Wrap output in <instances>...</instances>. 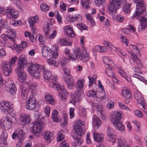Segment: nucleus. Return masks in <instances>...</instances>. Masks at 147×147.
Returning a JSON list of instances; mask_svg holds the SVG:
<instances>
[{
    "mask_svg": "<svg viewBox=\"0 0 147 147\" xmlns=\"http://www.w3.org/2000/svg\"><path fill=\"white\" fill-rule=\"evenodd\" d=\"M15 72L17 74L19 80L20 82H22L26 78V74L23 69H16Z\"/></svg>",
    "mask_w": 147,
    "mask_h": 147,
    "instance_id": "18",
    "label": "nucleus"
},
{
    "mask_svg": "<svg viewBox=\"0 0 147 147\" xmlns=\"http://www.w3.org/2000/svg\"><path fill=\"white\" fill-rule=\"evenodd\" d=\"M108 67H109L106 71V72L108 76L112 78L113 76H115L114 72L112 71V68L111 66Z\"/></svg>",
    "mask_w": 147,
    "mask_h": 147,
    "instance_id": "36",
    "label": "nucleus"
},
{
    "mask_svg": "<svg viewBox=\"0 0 147 147\" xmlns=\"http://www.w3.org/2000/svg\"><path fill=\"white\" fill-rule=\"evenodd\" d=\"M90 1L89 0H81V5L83 7L88 9L89 7L88 4H89Z\"/></svg>",
    "mask_w": 147,
    "mask_h": 147,
    "instance_id": "40",
    "label": "nucleus"
},
{
    "mask_svg": "<svg viewBox=\"0 0 147 147\" xmlns=\"http://www.w3.org/2000/svg\"><path fill=\"white\" fill-rule=\"evenodd\" d=\"M121 94L122 96L126 98L129 99L131 97V93L127 90H123L121 92Z\"/></svg>",
    "mask_w": 147,
    "mask_h": 147,
    "instance_id": "32",
    "label": "nucleus"
},
{
    "mask_svg": "<svg viewBox=\"0 0 147 147\" xmlns=\"http://www.w3.org/2000/svg\"><path fill=\"white\" fill-rule=\"evenodd\" d=\"M68 59L69 60H72L73 61L78 59L85 62L88 61L89 57L87 54L83 53L82 51L78 47L74 49L73 54L70 55Z\"/></svg>",
    "mask_w": 147,
    "mask_h": 147,
    "instance_id": "4",
    "label": "nucleus"
},
{
    "mask_svg": "<svg viewBox=\"0 0 147 147\" xmlns=\"http://www.w3.org/2000/svg\"><path fill=\"white\" fill-rule=\"evenodd\" d=\"M82 19V17L80 15L78 14L77 15H76L75 16H72V17H71V19L72 20L71 21L72 22H74V20H73V19Z\"/></svg>",
    "mask_w": 147,
    "mask_h": 147,
    "instance_id": "59",
    "label": "nucleus"
},
{
    "mask_svg": "<svg viewBox=\"0 0 147 147\" xmlns=\"http://www.w3.org/2000/svg\"><path fill=\"white\" fill-rule=\"evenodd\" d=\"M118 145L119 147H125L127 145L126 144V141L122 139H118Z\"/></svg>",
    "mask_w": 147,
    "mask_h": 147,
    "instance_id": "37",
    "label": "nucleus"
},
{
    "mask_svg": "<svg viewBox=\"0 0 147 147\" xmlns=\"http://www.w3.org/2000/svg\"><path fill=\"white\" fill-rule=\"evenodd\" d=\"M88 78L89 79V86L90 87L92 86L94 79V78L92 77H88Z\"/></svg>",
    "mask_w": 147,
    "mask_h": 147,
    "instance_id": "61",
    "label": "nucleus"
},
{
    "mask_svg": "<svg viewBox=\"0 0 147 147\" xmlns=\"http://www.w3.org/2000/svg\"><path fill=\"white\" fill-rule=\"evenodd\" d=\"M28 86L27 84H22L20 85V89L22 90L21 96L23 99H25L28 97V93L29 91L26 88Z\"/></svg>",
    "mask_w": 147,
    "mask_h": 147,
    "instance_id": "15",
    "label": "nucleus"
},
{
    "mask_svg": "<svg viewBox=\"0 0 147 147\" xmlns=\"http://www.w3.org/2000/svg\"><path fill=\"white\" fill-rule=\"evenodd\" d=\"M75 134L76 136L74 137V139L76 140L78 136H81L82 134H84L83 128L84 127V123L80 119H78L74 123Z\"/></svg>",
    "mask_w": 147,
    "mask_h": 147,
    "instance_id": "7",
    "label": "nucleus"
},
{
    "mask_svg": "<svg viewBox=\"0 0 147 147\" xmlns=\"http://www.w3.org/2000/svg\"><path fill=\"white\" fill-rule=\"evenodd\" d=\"M77 26L78 28L81 30H87L88 29V27L85 24L83 23L77 24Z\"/></svg>",
    "mask_w": 147,
    "mask_h": 147,
    "instance_id": "39",
    "label": "nucleus"
},
{
    "mask_svg": "<svg viewBox=\"0 0 147 147\" xmlns=\"http://www.w3.org/2000/svg\"><path fill=\"white\" fill-rule=\"evenodd\" d=\"M94 139L97 142L101 143L103 141V138L102 134H100L97 133H93Z\"/></svg>",
    "mask_w": 147,
    "mask_h": 147,
    "instance_id": "30",
    "label": "nucleus"
},
{
    "mask_svg": "<svg viewBox=\"0 0 147 147\" xmlns=\"http://www.w3.org/2000/svg\"><path fill=\"white\" fill-rule=\"evenodd\" d=\"M134 71L137 74H141L142 73L141 70L138 67H134Z\"/></svg>",
    "mask_w": 147,
    "mask_h": 147,
    "instance_id": "58",
    "label": "nucleus"
},
{
    "mask_svg": "<svg viewBox=\"0 0 147 147\" xmlns=\"http://www.w3.org/2000/svg\"><path fill=\"white\" fill-rule=\"evenodd\" d=\"M108 140L114 143L116 141V136L114 135H112L107 136Z\"/></svg>",
    "mask_w": 147,
    "mask_h": 147,
    "instance_id": "42",
    "label": "nucleus"
},
{
    "mask_svg": "<svg viewBox=\"0 0 147 147\" xmlns=\"http://www.w3.org/2000/svg\"><path fill=\"white\" fill-rule=\"evenodd\" d=\"M133 78H131L130 81L133 85H136L138 84V80L145 83L146 85L147 84V80L139 75L134 74L133 75Z\"/></svg>",
    "mask_w": 147,
    "mask_h": 147,
    "instance_id": "12",
    "label": "nucleus"
},
{
    "mask_svg": "<svg viewBox=\"0 0 147 147\" xmlns=\"http://www.w3.org/2000/svg\"><path fill=\"white\" fill-rule=\"evenodd\" d=\"M7 90L11 94L15 95L17 91V89L14 82L12 80H9L6 82Z\"/></svg>",
    "mask_w": 147,
    "mask_h": 147,
    "instance_id": "10",
    "label": "nucleus"
},
{
    "mask_svg": "<svg viewBox=\"0 0 147 147\" xmlns=\"http://www.w3.org/2000/svg\"><path fill=\"white\" fill-rule=\"evenodd\" d=\"M28 22L30 27H32L33 26L34 24L35 23V22L33 21L32 17H29L28 18Z\"/></svg>",
    "mask_w": 147,
    "mask_h": 147,
    "instance_id": "56",
    "label": "nucleus"
},
{
    "mask_svg": "<svg viewBox=\"0 0 147 147\" xmlns=\"http://www.w3.org/2000/svg\"><path fill=\"white\" fill-rule=\"evenodd\" d=\"M17 59L16 57H14L11 58L10 61H7L9 63L11 66L13 67L15 65V62L16 61Z\"/></svg>",
    "mask_w": 147,
    "mask_h": 147,
    "instance_id": "44",
    "label": "nucleus"
},
{
    "mask_svg": "<svg viewBox=\"0 0 147 147\" xmlns=\"http://www.w3.org/2000/svg\"><path fill=\"white\" fill-rule=\"evenodd\" d=\"M15 48L16 51L18 53H20L23 49V48L21 47V46H20H20L17 45Z\"/></svg>",
    "mask_w": 147,
    "mask_h": 147,
    "instance_id": "57",
    "label": "nucleus"
},
{
    "mask_svg": "<svg viewBox=\"0 0 147 147\" xmlns=\"http://www.w3.org/2000/svg\"><path fill=\"white\" fill-rule=\"evenodd\" d=\"M8 137V134L5 131H3L1 135V139L2 140H6Z\"/></svg>",
    "mask_w": 147,
    "mask_h": 147,
    "instance_id": "47",
    "label": "nucleus"
},
{
    "mask_svg": "<svg viewBox=\"0 0 147 147\" xmlns=\"http://www.w3.org/2000/svg\"><path fill=\"white\" fill-rule=\"evenodd\" d=\"M51 53L52 55L51 56L50 59L52 60H53L52 59V58L54 59H56L57 57L58 53L57 52H54L53 51L51 50Z\"/></svg>",
    "mask_w": 147,
    "mask_h": 147,
    "instance_id": "46",
    "label": "nucleus"
},
{
    "mask_svg": "<svg viewBox=\"0 0 147 147\" xmlns=\"http://www.w3.org/2000/svg\"><path fill=\"white\" fill-rule=\"evenodd\" d=\"M1 27L4 28H7L8 26L7 20L5 19L2 20Z\"/></svg>",
    "mask_w": 147,
    "mask_h": 147,
    "instance_id": "49",
    "label": "nucleus"
},
{
    "mask_svg": "<svg viewBox=\"0 0 147 147\" xmlns=\"http://www.w3.org/2000/svg\"><path fill=\"white\" fill-rule=\"evenodd\" d=\"M52 28L53 26L51 24L48 23L47 24L46 28L44 30L46 37L48 36V34H49L50 32H51Z\"/></svg>",
    "mask_w": 147,
    "mask_h": 147,
    "instance_id": "28",
    "label": "nucleus"
},
{
    "mask_svg": "<svg viewBox=\"0 0 147 147\" xmlns=\"http://www.w3.org/2000/svg\"><path fill=\"white\" fill-rule=\"evenodd\" d=\"M60 44L62 45L71 46L72 44V42L65 38H60L59 39Z\"/></svg>",
    "mask_w": 147,
    "mask_h": 147,
    "instance_id": "31",
    "label": "nucleus"
},
{
    "mask_svg": "<svg viewBox=\"0 0 147 147\" xmlns=\"http://www.w3.org/2000/svg\"><path fill=\"white\" fill-rule=\"evenodd\" d=\"M106 0H94L95 4L97 5H100L104 3Z\"/></svg>",
    "mask_w": 147,
    "mask_h": 147,
    "instance_id": "54",
    "label": "nucleus"
},
{
    "mask_svg": "<svg viewBox=\"0 0 147 147\" xmlns=\"http://www.w3.org/2000/svg\"><path fill=\"white\" fill-rule=\"evenodd\" d=\"M135 114L138 117H142V114L140 111L138 110H136L135 111Z\"/></svg>",
    "mask_w": 147,
    "mask_h": 147,
    "instance_id": "55",
    "label": "nucleus"
},
{
    "mask_svg": "<svg viewBox=\"0 0 147 147\" xmlns=\"http://www.w3.org/2000/svg\"><path fill=\"white\" fill-rule=\"evenodd\" d=\"M107 106V107L109 108V109L112 108L114 107L113 102L112 101L109 102Z\"/></svg>",
    "mask_w": 147,
    "mask_h": 147,
    "instance_id": "64",
    "label": "nucleus"
},
{
    "mask_svg": "<svg viewBox=\"0 0 147 147\" xmlns=\"http://www.w3.org/2000/svg\"><path fill=\"white\" fill-rule=\"evenodd\" d=\"M8 34L7 35L8 38L13 41L15 40V38L16 37V34L14 31L11 29H9L7 31Z\"/></svg>",
    "mask_w": 147,
    "mask_h": 147,
    "instance_id": "23",
    "label": "nucleus"
},
{
    "mask_svg": "<svg viewBox=\"0 0 147 147\" xmlns=\"http://www.w3.org/2000/svg\"><path fill=\"white\" fill-rule=\"evenodd\" d=\"M44 138L45 140H47L48 142H50L51 140L54 138L53 135L51 132L46 131L45 134Z\"/></svg>",
    "mask_w": 147,
    "mask_h": 147,
    "instance_id": "26",
    "label": "nucleus"
},
{
    "mask_svg": "<svg viewBox=\"0 0 147 147\" xmlns=\"http://www.w3.org/2000/svg\"><path fill=\"white\" fill-rule=\"evenodd\" d=\"M131 57L133 58L134 65H136L138 67L141 66L142 64L141 61L138 58L136 55L135 54H134L133 55H131Z\"/></svg>",
    "mask_w": 147,
    "mask_h": 147,
    "instance_id": "25",
    "label": "nucleus"
},
{
    "mask_svg": "<svg viewBox=\"0 0 147 147\" xmlns=\"http://www.w3.org/2000/svg\"><path fill=\"white\" fill-rule=\"evenodd\" d=\"M45 99L47 103L50 104L52 105L54 102V100L51 95L47 93L45 94Z\"/></svg>",
    "mask_w": 147,
    "mask_h": 147,
    "instance_id": "29",
    "label": "nucleus"
},
{
    "mask_svg": "<svg viewBox=\"0 0 147 147\" xmlns=\"http://www.w3.org/2000/svg\"><path fill=\"white\" fill-rule=\"evenodd\" d=\"M119 1L121 3V5L123 4V11L125 13H129L130 12L131 9L130 8L131 4H129V3L126 2V0H119Z\"/></svg>",
    "mask_w": 147,
    "mask_h": 147,
    "instance_id": "20",
    "label": "nucleus"
},
{
    "mask_svg": "<svg viewBox=\"0 0 147 147\" xmlns=\"http://www.w3.org/2000/svg\"><path fill=\"white\" fill-rule=\"evenodd\" d=\"M74 108L71 107L69 109V116L71 118H73L74 115Z\"/></svg>",
    "mask_w": 147,
    "mask_h": 147,
    "instance_id": "52",
    "label": "nucleus"
},
{
    "mask_svg": "<svg viewBox=\"0 0 147 147\" xmlns=\"http://www.w3.org/2000/svg\"><path fill=\"white\" fill-rule=\"evenodd\" d=\"M51 86L57 89L59 93L61 94L60 95V98L64 100L65 99V95L67 94L66 89L63 86L60 85L56 83H53Z\"/></svg>",
    "mask_w": 147,
    "mask_h": 147,
    "instance_id": "9",
    "label": "nucleus"
},
{
    "mask_svg": "<svg viewBox=\"0 0 147 147\" xmlns=\"http://www.w3.org/2000/svg\"><path fill=\"white\" fill-rule=\"evenodd\" d=\"M2 67L4 74L5 76H9L11 73L13 67L11 66L8 61L3 63Z\"/></svg>",
    "mask_w": 147,
    "mask_h": 147,
    "instance_id": "13",
    "label": "nucleus"
},
{
    "mask_svg": "<svg viewBox=\"0 0 147 147\" xmlns=\"http://www.w3.org/2000/svg\"><path fill=\"white\" fill-rule=\"evenodd\" d=\"M37 38V34L36 33H34L32 35L31 34L29 38L32 42L34 43L36 42Z\"/></svg>",
    "mask_w": 147,
    "mask_h": 147,
    "instance_id": "43",
    "label": "nucleus"
},
{
    "mask_svg": "<svg viewBox=\"0 0 147 147\" xmlns=\"http://www.w3.org/2000/svg\"><path fill=\"white\" fill-rule=\"evenodd\" d=\"M114 133L113 130L110 127L108 126L107 127V136L114 134Z\"/></svg>",
    "mask_w": 147,
    "mask_h": 147,
    "instance_id": "45",
    "label": "nucleus"
},
{
    "mask_svg": "<svg viewBox=\"0 0 147 147\" xmlns=\"http://www.w3.org/2000/svg\"><path fill=\"white\" fill-rule=\"evenodd\" d=\"M18 63V65L16 69H23L25 65L27 64V61L24 57H20Z\"/></svg>",
    "mask_w": 147,
    "mask_h": 147,
    "instance_id": "21",
    "label": "nucleus"
},
{
    "mask_svg": "<svg viewBox=\"0 0 147 147\" xmlns=\"http://www.w3.org/2000/svg\"><path fill=\"white\" fill-rule=\"evenodd\" d=\"M39 41L41 42L42 44L44 43L45 41V38H44L41 35H39L38 37Z\"/></svg>",
    "mask_w": 147,
    "mask_h": 147,
    "instance_id": "60",
    "label": "nucleus"
},
{
    "mask_svg": "<svg viewBox=\"0 0 147 147\" xmlns=\"http://www.w3.org/2000/svg\"><path fill=\"white\" fill-rule=\"evenodd\" d=\"M63 136L62 134L60 132L58 133V136L57 138V141L60 142L63 140Z\"/></svg>",
    "mask_w": 147,
    "mask_h": 147,
    "instance_id": "51",
    "label": "nucleus"
},
{
    "mask_svg": "<svg viewBox=\"0 0 147 147\" xmlns=\"http://www.w3.org/2000/svg\"><path fill=\"white\" fill-rule=\"evenodd\" d=\"M103 61L105 64L107 65L108 67L111 66L113 64L112 60H110L106 56L104 57L103 59Z\"/></svg>",
    "mask_w": 147,
    "mask_h": 147,
    "instance_id": "33",
    "label": "nucleus"
},
{
    "mask_svg": "<svg viewBox=\"0 0 147 147\" xmlns=\"http://www.w3.org/2000/svg\"><path fill=\"white\" fill-rule=\"evenodd\" d=\"M33 124L32 127L31 131L32 133L36 137H39L40 135L43 122L39 120L33 123Z\"/></svg>",
    "mask_w": 147,
    "mask_h": 147,
    "instance_id": "8",
    "label": "nucleus"
},
{
    "mask_svg": "<svg viewBox=\"0 0 147 147\" xmlns=\"http://www.w3.org/2000/svg\"><path fill=\"white\" fill-rule=\"evenodd\" d=\"M66 34L69 37H73L75 36V34L73 29L68 26L66 27Z\"/></svg>",
    "mask_w": 147,
    "mask_h": 147,
    "instance_id": "22",
    "label": "nucleus"
},
{
    "mask_svg": "<svg viewBox=\"0 0 147 147\" xmlns=\"http://www.w3.org/2000/svg\"><path fill=\"white\" fill-rule=\"evenodd\" d=\"M31 97H30L26 102V107L28 109L32 110L35 107L36 105L35 99L33 98L32 97L31 98Z\"/></svg>",
    "mask_w": 147,
    "mask_h": 147,
    "instance_id": "16",
    "label": "nucleus"
},
{
    "mask_svg": "<svg viewBox=\"0 0 147 147\" xmlns=\"http://www.w3.org/2000/svg\"><path fill=\"white\" fill-rule=\"evenodd\" d=\"M119 106L121 108L123 109H128V107L127 106H125V105L123 103L121 102H119Z\"/></svg>",
    "mask_w": 147,
    "mask_h": 147,
    "instance_id": "63",
    "label": "nucleus"
},
{
    "mask_svg": "<svg viewBox=\"0 0 147 147\" xmlns=\"http://www.w3.org/2000/svg\"><path fill=\"white\" fill-rule=\"evenodd\" d=\"M51 51V50L49 48L44 46L42 49V54L44 57L46 58L47 62L49 65H53L57 67L58 66V63L56 61L52 60L50 59L51 56L52 55Z\"/></svg>",
    "mask_w": 147,
    "mask_h": 147,
    "instance_id": "5",
    "label": "nucleus"
},
{
    "mask_svg": "<svg viewBox=\"0 0 147 147\" xmlns=\"http://www.w3.org/2000/svg\"><path fill=\"white\" fill-rule=\"evenodd\" d=\"M40 8L42 11L45 12L48 11L49 9V6L45 4H42L40 6Z\"/></svg>",
    "mask_w": 147,
    "mask_h": 147,
    "instance_id": "41",
    "label": "nucleus"
},
{
    "mask_svg": "<svg viewBox=\"0 0 147 147\" xmlns=\"http://www.w3.org/2000/svg\"><path fill=\"white\" fill-rule=\"evenodd\" d=\"M86 18L90 22L91 24L93 27L95 25V23L94 19L91 17V15L89 14L86 15Z\"/></svg>",
    "mask_w": 147,
    "mask_h": 147,
    "instance_id": "35",
    "label": "nucleus"
},
{
    "mask_svg": "<svg viewBox=\"0 0 147 147\" xmlns=\"http://www.w3.org/2000/svg\"><path fill=\"white\" fill-rule=\"evenodd\" d=\"M16 131L17 132L18 138L19 139L23 138V137L25 135V133L23 131L22 129H18L16 130Z\"/></svg>",
    "mask_w": 147,
    "mask_h": 147,
    "instance_id": "34",
    "label": "nucleus"
},
{
    "mask_svg": "<svg viewBox=\"0 0 147 147\" xmlns=\"http://www.w3.org/2000/svg\"><path fill=\"white\" fill-rule=\"evenodd\" d=\"M6 11L7 17L10 18L16 19L18 16V12L13 9H7Z\"/></svg>",
    "mask_w": 147,
    "mask_h": 147,
    "instance_id": "14",
    "label": "nucleus"
},
{
    "mask_svg": "<svg viewBox=\"0 0 147 147\" xmlns=\"http://www.w3.org/2000/svg\"><path fill=\"white\" fill-rule=\"evenodd\" d=\"M63 70L64 71V74L68 76L67 77L68 78L69 77H71L70 76V72L69 71V69H67V68L64 67L63 69Z\"/></svg>",
    "mask_w": 147,
    "mask_h": 147,
    "instance_id": "50",
    "label": "nucleus"
},
{
    "mask_svg": "<svg viewBox=\"0 0 147 147\" xmlns=\"http://www.w3.org/2000/svg\"><path fill=\"white\" fill-rule=\"evenodd\" d=\"M121 113L117 111L113 116V118L112 119L111 121L113 124L115 125L116 128L124 132L125 126L119 121L121 118Z\"/></svg>",
    "mask_w": 147,
    "mask_h": 147,
    "instance_id": "6",
    "label": "nucleus"
},
{
    "mask_svg": "<svg viewBox=\"0 0 147 147\" xmlns=\"http://www.w3.org/2000/svg\"><path fill=\"white\" fill-rule=\"evenodd\" d=\"M6 53L5 49L0 47V57H3L5 56Z\"/></svg>",
    "mask_w": 147,
    "mask_h": 147,
    "instance_id": "48",
    "label": "nucleus"
},
{
    "mask_svg": "<svg viewBox=\"0 0 147 147\" xmlns=\"http://www.w3.org/2000/svg\"><path fill=\"white\" fill-rule=\"evenodd\" d=\"M81 96V93L78 91H76L75 94L71 95L70 102L72 103L74 105L80 100V97Z\"/></svg>",
    "mask_w": 147,
    "mask_h": 147,
    "instance_id": "19",
    "label": "nucleus"
},
{
    "mask_svg": "<svg viewBox=\"0 0 147 147\" xmlns=\"http://www.w3.org/2000/svg\"><path fill=\"white\" fill-rule=\"evenodd\" d=\"M64 80L67 83L68 88L69 89H72L74 86L75 83L73 81V79L71 77H69L68 79L66 80L65 79Z\"/></svg>",
    "mask_w": 147,
    "mask_h": 147,
    "instance_id": "24",
    "label": "nucleus"
},
{
    "mask_svg": "<svg viewBox=\"0 0 147 147\" xmlns=\"http://www.w3.org/2000/svg\"><path fill=\"white\" fill-rule=\"evenodd\" d=\"M0 104L2 107H3L2 109L4 113L6 114L11 113L13 110V109L9 105V104L7 102L3 100L1 101Z\"/></svg>",
    "mask_w": 147,
    "mask_h": 147,
    "instance_id": "11",
    "label": "nucleus"
},
{
    "mask_svg": "<svg viewBox=\"0 0 147 147\" xmlns=\"http://www.w3.org/2000/svg\"><path fill=\"white\" fill-rule=\"evenodd\" d=\"M102 123L101 120L99 118L94 117L92 120V124L94 126L97 127L98 129Z\"/></svg>",
    "mask_w": 147,
    "mask_h": 147,
    "instance_id": "27",
    "label": "nucleus"
},
{
    "mask_svg": "<svg viewBox=\"0 0 147 147\" xmlns=\"http://www.w3.org/2000/svg\"><path fill=\"white\" fill-rule=\"evenodd\" d=\"M10 24L14 26H17L19 23L18 21H16L15 20H11L10 21Z\"/></svg>",
    "mask_w": 147,
    "mask_h": 147,
    "instance_id": "62",
    "label": "nucleus"
},
{
    "mask_svg": "<svg viewBox=\"0 0 147 147\" xmlns=\"http://www.w3.org/2000/svg\"><path fill=\"white\" fill-rule=\"evenodd\" d=\"M84 82V80H79L77 83L76 85V87L77 89L79 90L83 88V84Z\"/></svg>",
    "mask_w": 147,
    "mask_h": 147,
    "instance_id": "38",
    "label": "nucleus"
},
{
    "mask_svg": "<svg viewBox=\"0 0 147 147\" xmlns=\"http://www.w3.org/2000/svg\"><path fill=\"white\" fill-rule=\"evenodd\" d=\"M121 3L119 0H112L108 5L110 14L115 18L117 21L120 22L123 20L124 18L123 16L117 15L116 10L120 8Z\"/></svg>",
    "mask_w": 147,
    "mask_h": 147,
    "instance_id": "3",
    "label": "nucleus"
},
{
    "mask_svg": "<svg viewBox=\"0 0 147 147\" xmlns=\"http://www.w3.org/2000/svg\"><path fill=\"white\" fill-rule=\"evenodd\" d=\"M45 111L47 116H49L50 112V108L49 106H47L45 108Z\"/></svg>",
    "mask_w": 147,
    "mask_h": 147,
    "instance_id": "53",
    "label": "nucleus"
},
{
    "mask_svg": "<svg viewBox=\"0 0 147 147\" xmlns=\"http://www.w3.org/2000/svg\"><path fill=\"white\" fill-rule=\"evenodd\" d=\"M134 1L136 4V10L131 18L132 19L136 18L140 20V24L139 28H140L141 30H144L147 27V13L143 16H141L140 15L145 11L146 7L144 5V2L141 0H134Z\"/></svg>",
    "mask_w": 147,
    "mask_h": 147,
    "instance_id": "1",
    "label": "nucleus"
},
{
    "mask_svg": "<svg viewBox=\"0 0 147 147\" xmlns=\"http://www.w3.org/2000/svg\"><path fill=\"white\" fill-rule=\"evenodd\" d=\"M42 69L43 70L44 78L45 81H48L51 76V74L49 71L44 69L43 67L37 64L34 65L32 63L27 64V71L32 76H34L36 79H38Z\"/></svg>",
    "mask_w": 147,
    "mask_h": 147,
    "instance_id": "2",
    "label": "nucleus"
},
{
    "mask_svg": "<svg viewBox=\"0 0 147 147\" xmlns=\"http://www.w3.org/2000/svg\"><path fill=\"white\" fill-rule=\"evenodd\" d=\"M20 119L22 122V124L23 125H24L27 123H30L31 120V118L30 115L24 114H22L20 115Z\"/></svg>",
    "mask_w": 147,
    "mask_h": 147,
    "instance_id": "17",
    "label": "nucleus"
}]
</instances>
